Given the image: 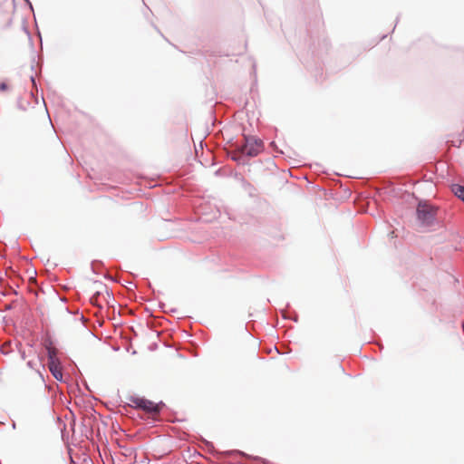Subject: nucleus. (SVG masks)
<instances>
[{"instance_id":"obj_12","label":"nucleus","mask_w":464,"mask_h":464,"mask_svg":"<svg viewBox=\"0 0 464 464\" xmlns=\"http://www.w3.org/2000/svg\"><path fill=\"white\" fill-rule=\"evenodd\" d=\"M12 309H13V304H5V308H4L5 311H10Z\"/></svg>"},{"instance_id":"obj_30","label":"nucleus","mask_w":464,"mask_h":464,"mask_svg":"<svg viewBox=\"0 0 464 464\" xmlns=\"http://www.w3.org/2000/svg\"><path fill=\"white\" fill-rule=\"evenodd\" d=\"M462 329H463V331H464V322H462Z\"/></svg>"},{"instance_id":"obj_3","label":"nucleus","mask_w":464,"mask_h":464,"mask_svg":"<svg viewBox=\"0 0 464 464\" xmlns=\"http://www.w3.org/2000/svg\"><path fill=\"white\" fill-rule=\"evenodd\" d=\"M416 219L420 227H429L437 224L438 208L435 205H416Z\"/></svg>"},{"instance_id":"obj_4","label":"nucleus","mask_w":464,"mask_h":464,"mask_svg":"<svg viewBox=\"0 0 464 464\" xmlns=\"http://www.w3.org/2000/svg\"><path fill=\"white\" fill-rule=\"evenodd\" d=\"M130 401L135 404L136 408L140 409L147 413L158 414L157 406L152 401L137 396H130Z\"/></svg>"},{"instance_id":"obj_1","label":"nucleus","mask_w":464,"mask_h":464,"mask_svg":"<svg viewBox=\"0 0 464 464\" xmlns=\"http://www.w3.org/2000/svg\"><path fill=\"white\" fill-rule=\"evenodd\" d=\"M264 150V142L256 136L244 135V144L238 148L240 152L237 156H233L232 160L237 163H245L246 157H256Z\"/></svg>"},{"instance_id":"obj_11","label":"nucleus","mask_w":464,"mask_h":464,"mask_svg":"<svg viewBox=\"0 0 464 464\" xmlns=\"http://www.w3.org/2000/svg\"><path fill=\"white\" fill-rule=\"evenodd\" d=\"M360 206V208L357 210V212H362V211H366V207H368L369 205H364V204H362V205H359Z\"/></svg>"},{"instance_id":"obj_20","label":"nucleus","mask_w":464,"mask_h":464,"mask_svg":"<svg viewBox=\"0 0 464 464\" xmlns=\"http://www.w3.org/2000/svg\"><path fill=\"white\" fill-rule=\"evenodd\" d=\"M177 311H178V310H177V308H171V309L169 310V312H170V313H176Z\"/></svg>"},{"instance_id":"obj_9","label":"nucleus","mask_w":464,"mask_h":464,"mask_svg":"<svg viewBox=\"0 0 464 464\" xmlns=\"http://www.w3.org/2000/svg\"><path fill=\"white\" fill-rule=\"evenodd\" d=\"M155 405L157 406L158 414H159L160 412L162 407L165 406V403L162 401H160V402L155 403Z\"/></svg>"},{"instance_id":"obj_27","label":"nucleus","mask_w":464,"mask_h":464,"mask_svg":"<svg viewBox=\"0 0 464 464\" xmlns=\"http://www.w3.org/2000/svg\"><path fill=\"white\" fill-rule=\"evenodd\" d=\"M341 370L344 372V368L343 366H340Z\"/></svg>"},{"instance_id":"obj_7","label":"nucleus","mask_w":464,"mask_h":464,"mask_svg":"<svg viewBox=\"0 0 464 464\" xmlns=\"http://www.w3.org/2000/svg\"><path fill=\"white\" fill-rule=\"evenodd\" d=\"M450 189L454 196L464 203V186L460 184H452Z\"/></svg>"},{"instance_id":"obj_6","label":"nucleus","mask_w":464,"mask_h":464,"mask_svg":"<svg viewBox=\"0 0 464 464\" xmlns=\"http://www.w3.org/2000/svg\"><path fill=\"white\" fill-rule=\"evenodd\" d=\"M204 442L206 444V446L208 448V450L213 453V454H217V455H223L225 457H230V456H240V457H244V458H250L246 453L241 451V450H227V451H223V452H218L215 450L214 448V445L212 442L210 441H208L206 440H204Z\"/></svg>"},{"instance_id":"obj_28","label":"nucleus","mask_w":464,"mask_h":464,"mask_svg":"<svg viewBox=\"0 0 464 464\" xmlns=\"http://www.w3.org/2000/svg\"><path fill=\"white\" fill-rule=\"evenodd\" d=\"M12 427H13L14 429L15 428V423H14V422L12 424Z\"/></svg>"},{"instance_id":"obj_26","label":"nucleus","mask_w":464,"mask_h":464,"mask_svg":"<svg viewBox=\"0 0 464 464\" xmlns=\"http://www.w3.org/2000/svg\"><path fill=\"white\" fill-rule=\"evenodd\" d=\"M131 451H132V450H130V452L126 451V454L131 455Z\"/></svg>"},{"instance_id":"obj_10","label":"nucleus","mask_w":464,"mask_h":464,"mask_svg":"<svg viewBox=\"0 0 464 464\" xmlns=\"http://www.w3.org/2000/svg\"><path fill=\"white\" fill-rule=\"evenodd\" d=\"M8 90V85L6 82H0V92H5Z\"/></svg>"},{"instance_id":"obj_8","label":"nucleus","mask_w":464,"mask_h":464,"mask_svg":"<svg viewBox=\"0 0 464 464\" xmlns=\"http://www.w3.org/2000/svg\"><path fill=\"white\" fill-rule=\"evenodd\" d=\"M100 296V292H96L94 293L91 298H90V302L92 304L95 305V306H98L100 308H102V305H99L98 304V297Z\"/></svg>"},{"instance_id":"obj_14","label":"nucleus","mask_w":464,"mask_h":464,"mask_svg":"<svg viewBox=\"0 0 464 464\" xmlns=\"http://www.w3.org/2000/svg\"><path fill=\"white\" fill-rule=\"evenodd\" d=\"M281 314H282V316H283V318H284V319H290V317H288V316L286 315V313H285V310H281Z\"/></svg>"},{"instance_id":"obj_15","label":"nucleus","mask_w":464,"mask_h":464,"mask_svg":"<svg viewBox=\"0 0 464 464\" xmlns=\"http://www.w3.org/2000/svg\"><path fill=\"white\" fill-rule=\"evenodd\" d=\"M95 264H101V262H99V261H93V262H92V270H93V272H94V273H96V272H95V270H94V266H95Z\"/></svg>"},{"instance_id":"obj_29","label":"nucleus","mask_w":464,"mask_h":464,"mask_svg":"<svg viewBox=\"0 0 464 464\" xmlns=\"http://www.w3.org/2000/svg\"><path fill=\"white\" fill-rule=\"evenodd\" d=\"M275 145H276V144H275V141H272V142H271V146H275Z\"/></svg>"},{"instance_id":"obj_19","label":"nucleus","mask_w":464,"mask_h":464,"mask_svg":"<svg viewBox=\"0 0 464 464\" xmlns=\"http://www.w3.org/2000/svg\"><path fill=\"white\" fill-rule=\"evenodd\" d=\"M256 459H258V460H262L264 463L266 462V459H263L262 458L260 457H256L255 458Z\"/></svg>"},{"instance_id":"obj_17","label":"nucleus","mask_w":464,"mask_h":464,"mask_svg":"<svg viewBox=\"0 0 464 464\" xmlns=\"http://www.w3.org/2000/svg\"><path fill=\"white\" fill-rule=\"evenodd\" d=\"M22 359H25V353L24 351H20Z\"/></svg>"},{"instance_id":"obj_5","label":"nucleus","mask_w":464,"mask_h":464,"mask_svg":"<svg viewBox=\"0 0 464 464\" xmlns=\"http://www.w3.org/2000/svg\"><path fill=\"white\" fill-rule=\"evenodd\" d=\"M235 179L238 182L242 191L245 192L250 198L255 199L257 198L258 190L253 184H251L240 174H236Z\"/></svg>"},{"instance_id":"obj_25","label":"nucleus","mask_w":464,"mask_h":464,"mask_svg":"<svg viewBox=\"0 0 464 464\" xmlns=\"http://www.w3.org/2000/svg\"><path fill=\"white\" fill-rule=\"evenodd\" d=\"M131 451H132V450H130V452L126 451V454L131 455Z\"/></svg>"},{"instance_id":"obj_13","label":"nucleus","mask_w":464,"mask_h":464,"mask_svg":"<svg viewBox=\"0 0 464 464\" xmlns=\"http://www.w3.org/2000/svg\"><path fill=\"white\" fill-rule=\"evenodd\" d=\"M30 79H31V82H32L33 86H34V87H36V82H35V78H34V76L31 75Z\"/></svg>"},{"instance_id":"obj_2","label":"nucleus","mask_w":464,"mask_h":464,"mask_svg":"<svg viewBox=\"0 0 464 464\" xmlns=\"http://www.w3.org/2000/svg\"><path fill=\"white\" fill-rule=\"evenodd\" d=\"M44 347L47 351L48 368L53 377L58 382H63L61 361L57 357V350L53 347L50 338L44 341Z\"/></svg>"},{"instance_id":"obj_16","label":"nucleus","mask_w":464,"mask_h":464,"mask_svg":"<svg viewBox=\"0 0 464 464\" xmlns=\"http://www.w3.org/2000/svg\"><path fill=\"white\" fill-rule=\"evenodd\" d=\"M27 366L30 367V368H34V362L32 361H29L27 362Z\"/></svg>"},{"instance_id":"obj_18","label":"nucleus","mask_w":464,"mask_h":464,"mask_svg":"<svg viewBox=\"0 0 464 464\" xmlns=\"http://www.w3.org/2000/svg\"><path fill=\"white\" fill-rule=\"evenodd\" d=\"M24 1L28 4L30 8L33 10V5H32L31 2L29 0H24Z\"/></svg>"},{"instance_id":"obj_21","label":"nucleus","mask_w":464,"mask_h":464,"mask_svg":"<svg viewBox=\"0 0 464 464\" xmlns=\"http://www.w3.org/2000/svg\"><path fill=\"white\" fill-rule=\"evenodd\" d=\"M294 322H297L298 318H297V315L295 316H293V318H291Z\"/></svg>"},{"instance_id":"obj_22","label":"nucleus","mask_w":464,"mask_h":464,"mask_svg":"<svg viewBox=\"0 0 464 464\" xmlns=\"http://www.w3.org/2000/svg\"><path fill=\"white\" fill-rule=\"evenodd\" d=\"M418 203H423V204H426V203H428V200H426V199L420 200Z\"/></svg>"},{"instance_id":"obj_24","label":"nucleus","mask_w":464,"mask_h":464,"mask_svg":"<svg viewBox=\"0 0 464 464\" xmlns=\"http://www.w3.org/2000/svg\"><path fill=\"white\" fill-rule=\"evenodd\" d=\"M33 63H34V59L33 60ZM31 69H32V70H34V63H32V65H31Z\"/></svg>"},{"instance_id":"obj_23","label":"nucleus","mask_w":464,"mask_h":464,"mask_svg":"<svg viewBox=\"0 0 464 464\" xmlns=\"http://www.w3.org/2000/svg\"><path fill=\"white\" fill-rule=\"evenodd\" d=\"M159 306H160L161 309H163V307L165 306V304H163V303H160Z\"/></svg>"}]
</instances>
